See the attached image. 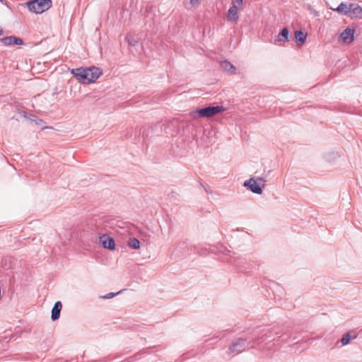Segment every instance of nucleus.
<instances>
[{
    "mask_svg": "<svg viewBox=\"0 0 362 362\" xmlns=\"http://www.w3.org/2000/svg\"><path fill=\"white\" fill-rule=\"evenodd\" d=\"M30 11L35 13H42L52 6V0H31L27 3Z\"/></svg>",
    "mask_w": 362,
    "mask_h": 362,
    "instance_id": "obj_1",
    "label": "nucleus"
},
{
    "mask_svg": "<svg viewBox=\"0 0 362 362\" xmlns=\"http://www.w3.org/2000/svg\"><path fill=\"white\" fill-rule=\"evenodd\" d=\"M87 71V78H88L86 81V84H89L95 82L102 74V71L100 68L96 66H90L89 68H85Z\"/></svg>",
    "mask_w": 362,
    "mask_h": 362,
    "instance_id": "obj_2",
    "label": "nucleus"
},
{
    "mask_svg": "<svg viewBox=\"0 0 362 362\" xmlns=\"http://www.w3.org/2000/svg\"><path fill=\"white\" fill-rule=\"evenodd\" d=\"M71 74L78 80V82L86 84V81L88 80L87 78V71L83 67H79L72 69Z\"/></svg>",
    "mask_w": 362,
    "mask_h": 362,
    "instance_id": "obj_3",
    "label": "nucleus"
},
{
    "mask_svg": "<svg viewBox=\"0 0 362 362\" xmlns=\"http://www.w3.org/2000/svg\"><path fill=\"white\" fill-rule=\"evenodd\" d=\"M246 348V340L243 339H238L235 340L230 346V353L238 354L243 352Z\"/></svg>",
    "mask_w": 362,
    "mask_h": 362,
    "instance_id": "obj_4",
    "label": "nucleus"
},
{
    "mask_svg": "<svg viewBox=\"0 0 362 362\" xmlns=\"http://www.w3.org/2000/svg\"><path fill=\"white\" fill-rule=\"evenodd\" d=\"M99 240L100 243L102 244L104 248L111 250L115 249V241L113 238H111L107 235H102L100 236Z\"/></svg>",
    "mask_w": 362,
    "mask_h": 362,
    "instance_id": "obj_5",
    "label": "nucleus"
},
{
    "mask_svg": "<svg viewBox=\"0 0 362 362\" xmlns=\"http://www.w3.org/2000/svg\"><path fill=\"white\" fill-rule=\"evenodd\" d=\"M1 42L6 46L9 45H23V40L16 36H7L1 39Z\"/></svg>",
    "mask_w": 362,
    "mask_h": 362,
    "instance_id": "obj_6",
    "label": "nucleus"
},
{
    "mask_svg": "<svg viewBox=\"0 0 362 362\" xmlns=\"http://www.w3.org/2000/svg\"><path fill=\"white\" fill-rule=\"evenodd\" d=\"M238 7L235 1H233V5L230 7L227 13V19L228 21L236 22L238 20Z\"/></svg>",
    "mask_w": 362,
    "mask_h": 362,
    "instance_id": "obj_7",
    "label": "nucleus"
},
{
    "mask_svg": "<svg viewBox=\"0 0 362 362\" xmlns=\"http://www.w3.org/2000/svg\"><path fill=\"white\" fill-rule=\"evenodd\" d=\"M224 110L225 108L220 105L205 107V117H211Z\"/></svg>",
    "mask_w": 362,
    "mask_h": 362,
    "instance_id": "obj_8",
    "label": "nucleus"
},
{
    "mask_svg": "<svg viewBox=\"0 0 362 362\" xmlns=\"http://www.w3.org/2000/svg\"><path fill=\"white\" fill-rule=\"evenodd\" d=\"M354 30L346 28L340 35L339 39L344 43L349 44L354 40Z\"/></svg>",
    "mask_w": 362,
    "mask_h": 362,
    "instance_id": "obj_9",
    "label": "nucleus"
},
{
    "mask_svg": "<svg viewBox=\"0 0 362 362\" xmlns=\"http://www.w3.org/2000/svg\"><path fill=\"white\" fill-rule=\"evenodd\" d=\"M244 186L248 187V188L255 194H260L262 192V188L257 184L256 181L253 178L245 181Z\"/></svg>",
    "mask_w": 362,
    "mask_h": 362,
    "instance_id": "obj_10",
    "label": "nucleus"
},
{
    "mask_svg": "<svg viewBox=\"0 0 362 362\" xmlns=\"http://www.w3.org/2000/svg\"><path fill=\"white\" fill-rule=\"evenodd\" d=\"M278 334L279 332L275 330H267L261 337L256 339V341L258 342V344L267 339H270L272 341L275 340L274 335Z\"/></svg>",
    "mask_w": 362,
    "mask_h": 362,
    "instance_id": "obj_11",
    "label": "nucleus"
},
{
    "mask_svg": "<svg viewBox=\"0 0 362 362\" xmlns=\"http://www.w3.org/2000/svg\"><path fill=\"white\" fill-rule=\"evenodd\" d=\"M62 308V304L61 301H57L52 309L51 318L52 321H55L59 318Z\"/></svg>",
    "mask_w": 362,
    "mask_h": 362,
    "instance_id": "obj_12",
    "label": "nucleus"
},
{
    "mask_svg": "<svg viewBox=\"0 0 362 362\" xmlns=\"http://www.w3.org/2000/svg\"><path fill=\"white\" fill-rule=\"evenodd\" d=\"M339 13L349 16L351 11V4L341 2L337 8H332Z\"/></svg>",
    "mask_w": 362,
    "mask_h": 362,
    "instance_id": "obj_13",
    "label": "nucleus"
},
{
    "mask_svg": "<svg viewBox=\"0 0 362 362\" xmlns=\"http://www.w3.org/2000/svg\"><path fill=\"white\" fill-rule=\"evenodd\" d=\"M221 67L226 73L233 75L235 74L236 68L228 61H223L221 62Z\"/></svg>",
    "mask_w": 362,
    "mask_h": 362,
    "instance_id": "obj_14",
    "label": "nucleus"
},
{
    "mask_svg": "<svg viewBox=\"0 0 362 362\" xmlns=\"http://www.w3.org/2000/svg\"><path fill=\"white\" fill-rule=\"evenodd\" d=\"M351 18H362V8L356 4H351V11H350Z\"/></svg>",
    "mask_w": 362,
    "mask_h": 362,
    "instance_id": "obj_15",
    "label": "nucleus"
},
{
    "mask_svg": "<svg viewBox=\"0 0 362 362\" xmlns=\"http://www.w3.org/2000/svg\"><path fill=\"white\" fill-rule=\"evenodd\" d=\"M307 37V34L301 30H296L295 32V40L299 45L305 43Z\"/></svg>",
    "mask_w": 362,
    "mask_h": 362,
    "instance_id": "obj_16",
    "label": "nucleus"
},
{
    "mask_svg": "<svg viewBox=\"0 0 362 362\" xmlns=\"http://www.w3.org/2000/svg\"><path fill=\"white\" fill-rule=\"evenodd\" d=\"M288 34L289 31L288 28H284L281 30V31L278 35V39L277 41L279 42L281 44L284 43L285 42H287L288 40Z\"/></svg>",
    "mask_w": 362,
    "mask_h": 362,
    "instance_id": "obj_17",
    "label": "nucleus"
},
{
    "mask_svg": "<svg viewBox=\"0 0 362 362\" xmlns=\"http://www.w3.org/2000/svg\"><path fill=\"white\" fill-rule=\"evenodd\" d=\"M128 246L132 249H139L141 246V243L136 238H131L129 240Z\"/></svg>",
    "mask_w": 362,
    "mask_h": 362,
    "instance_id": "obj_18",
    "label": "nucleus"
},
{
    "mask_svg": "<svg viewBox=\"0 0 362 362\" xmlns=\"http://www.w3.org/2000/svg\"><path fill=\"white\" fill-rule=\"evenodd\" d=\"M190 116L194 119H196L198 117H199V118L204 117V107H201V108L197 109L195 111L191 112Z\"/></svg>",
    "mask_w": 362,
    "mask_h": 362,
    "instance_id": "obj_19",
    "label": "nucleus"
},
{
    "mask_svg": "<svg viewBox=\"0 0 362 362\" xmlns=\"http://www.w3.org/2000/svg\"><path fill=\"white\" fill-rule=\"evenodd\" d=\"M355 336H351L349 332L344 334L341 339V343L343 346L346 345L349 343L351 339H354Z\"/></svg>",
    "mask_w": 362,
    "mask_h": 362,
    "instance_id": "obj_20",
    "label": "nucleus"
},
{
    "mask_svg": "<svg viewBox=\"0 0 362 362\" xmlns=\"http://www.w3.org/2000/svg\"><path fill=\"white\" fill-rule=\"evenodd\" d=\"M35 117H36L35 115H31V117H30V119H31L32 121H34L35 122V124L37 126L41 127L42 129H45V127L43 126L45 122H43V120H42L40 119H36Z\"/></svg>",
    "mask_w": 362,
    "mask_h": 362,
    "instance_id": "obj_21",
    "label": "nucleus"
},
{
    "mask_svg": "<svg viewBox=\"0 0 362 362\" xmlns=\"http://www.w3.org/2000/svg\"><path fill=\"white\" fill-rule=\"evenodd\" d=\"M201 0H189V4L192 7L196 8L200 4Z\"/></svg>",
    "mask_w": 362,
    "mask_h": 362,
    "instance_id": "obj_22",
    "label": "nucleus"
},
{
    "mask_svg": "<svg viewBox=\"0 0 362 362\" xmlns=\"http://www.w3.org/2000/svg\"><path fill=\"white\" fill-rule=\"evenodd\" d=\"M121 291L118 292V293H112V292H110L109 293H107V295L103 296V298L104 299H110L113 297H115L117 294L119 293Z\"/></svg>",
    "mask_w": 362,
    "mask_h": 362,
    "instance_id": "obj_23",
    "label": "nucleus"
},
{
    "mask_svg": "<svg viewBox=\"0 0 362 362\" xmlns=\"http://www.w3.org/2000/svg\"><path fill=\"white\" fill-rule=\"evenodd\" d=\"M233 1H235L237 6H241L243 3V0H233Z\"/></svg>",
    "mask_w": 362,
    "mask_h": 362,
    "instance_id": "obj_24",
    "label": "nucleus"
},
{
    "mask_svg": "<svg viewBox=\"0 0 362 362\" xmlns=\"http://www.w3.org/2000/svg\"><path fill=\"white\" fill-rule=\"evenodd\" d=\"M129 40V44L130 45H132V46H134V45H135V44H136V41H134V40Z\"/></svg>",
    "mask_w": 362,
    "mask_h": 362,
    "instance_id": "obj_25",
    "label": "nucleus"
},
{
    "mask_svg": "<svg viewBox=\"0 0 362 362\" xmlns=\"http://www.w3.org/2000/svg\"><path fill=\"white\" fill-rule=\"evenodd\" d=\"M3 34V30L0 29V36Z\"/></svg>",
    "mask_w": 362,
    "mask_h": 362,
    "instance_id": "obj_26",
    "label": "nucleus"
},
{
    "mask_svg": "<svg viewBox=\"0 0 362 362\" xmlns=\"http://www.w3.org/2000/svg\"><path fill=\"white\" fill-rule=\"evenodd\" d=\"M258 180H259L261 181H264V180L262 177H259Z\"/></svg>",
    "mask_w": 362,
    "mask_h": 362,
    "instance_id": "obj_27",
    "label": "nucleus"
}]
</instances>
